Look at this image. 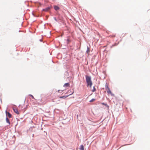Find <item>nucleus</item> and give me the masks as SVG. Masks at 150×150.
Segmentation results:
<instances>
[{
  "mask_svg": "<svg viewBox=\"0 0 150 150\" xmlns=\"http://www.w3.org/2000/svg\"><path fill=\"white\" fill-rule=\"evenodd\" d=\"M86 79L87 86H89L90 88H91L92 85V83L91 81V77L88 76H86Z\"/></svg>",
  "mask_w": 150,
  "mask_h": 150,
  "instance_id": "nucleus-1",
  "label": "nucleus"
},
{
  "mask_svg": "<svg viewBox=\"0 0 150 150\" xmlns=\"http://www.w3.org/2000/svg\"><path fill=\"white\" fill-rule=\"evenodd\" d=\"M105 90L107 91L108 93L110 94L112 96H114V94H113L110 90V88L108 85L106 84L105 85Z\"/></svg>",
  "mask_w": 150,
  "mask_h": 150,
  "instance_id": "nucleus-2",
  "label": "nucleus"
},
{
  "mask_svg": "<svg viewBox=\"0 0 150 150\" xmlns=\"http://www.w3.org/2000/svg\"><path fill=\"white\" fill-rule=\"evenodd\" d=\"M13 110L14 112L17 114L19 115V112L17 108H13Z\"/></svg>",
  "mask_w": 150,
  "mask_h": 150,
  "instance_id": "nucleus-3",
  "label": "nucleus"
},
{
  "mask_svg": "<svg viewBox=\"0 0 150 150\" xmlns=\"http://www.w3.org/2000/svg\"><path fill=\"white\" fill-rule=\"evenodd\" d=\"M6 113L7 116H8L9 118H11L12 115L8 112H7V111H6Z\"/></svg>",
  "mask_w": 150,
  "mask_h": 150,
  "instance_id": "nucleus-4",
  "label": "nucleus"
},
{
  "mask_svg": "<svg viewBox=\"0 0 150 150\" xmlns=\"http://www.w3.org/2000/svg\"><path fill=\"white\" fill-rule=\"evenodd\" d=\"M69 86H70V84L69 83H65L64 85V87H65L66 88L69 87Z\"/></svg>",
  "mask_w": 150,
  "mask_h": 150,
  "instance_id": "nucleus-5",
  "label": "nucleus"
},
{
  "mask_svg": "<svg viewBox=\"0 0 150 150\" xmlns=\"http://www.w3.org/2000/svg\"><path fill=\"white\" fill-rule=\"evenodd\" d=\"M6 122L8 123L9 125L10 124V122L8 119L7 117H6Z\"/></svg>",
  "mask_w": 150,
  "mask_h": 150,
  "instance_id": "nucleus-6",
  "label": "nucleus"
},
{
  "mask_svg": "<svg viewBox=\"0 0 150 150\" xmlns=\"http://www.w3.org/2000/svg\"><path fill=\"white\" fill-rule=\"evenodd\" d=\"M50 9V8L49 7H48L45 8L43 9V10L45 11H47Z\"/></svg>",
  "mask_w": 150,
  "mask_h": 150,
  "instance_id": "nucleus-7",
  "label": "nucleus"
},
{
  "mask_svg": "<svg viewBox=\"0 0 150 150\" xmlns=\"http://www.w3.org/2000/svg\"><path fill=\"white\" fill-rule=\"evenodd\" d=\"M80 149L81 150H84V146L83 145H81Z\"/></svg>",
  "mask_w": 150,
  "mask_h": 150,
  "instance_id": "nucleus-8",
  "label": "nucleus"
},
{
  "mask_svg": "<svg viewBox=\"0 0 150 150\" xmlns=\"http://www.w3.org/2000/svg\"><path fill=\"white\" fill-rule=\"evenodd\" d=\"M54 9L56 10H57L59 9V8L57 6H56L54 7Z\"/></svg>",
  "mask_w": 150,
  "mask_h": 150,
  "instance_id": "nucleus-9",
  "label": "nucleus"
},
{
  "mask_svg": "<svg viewBox=\"0 0 150 150\" xmlns=\"http://www.w3.org/2000/svg\"><path fill=\"white\" fill-rule=\"evenodd\" d=\"M69 96H61L60 97V98H66V97H67Z\"/></svg>",
  "mask_w": 150,
  "mask_h": 150,
  "instance_id": "nucleus-10",
  "label": "nucleus"
},
{
  "mask_svg": "<svg viewBox=\"0 0 150 150\" xmlns=\"http://www.w3.org/2000/svg\"><path fill=\"white\" fill-rule=\"evenodd\" d=\"M96 99H92L91 100L89 101L90 102H93Z\"/></svg>",
  "mask_w": 150,
  "mask_h": 150,
  "instance_id": "nucleus-11",
  "label": "nucleus"
},
{
  "mask_svg": "<svg viewBox=\"0 0 150 150\" xmlns=\"http://www.w3.org/2000/svg\"><path fill=\"white\" fill-rule=\"evenodd\" d=\"M96 91V89L94 87H93V90H92V91L93 92H94Z\"/></svg>",
  "mask_w": 150,
  "mask_h": 150,
  "instance_id": "nucleus-12",
  "label": "nucleus"
},
{
  "mask_svg": "<svg viewBox=\"0 0 150 150\" xmlns=\"http://www.w3.org/2000/svg\"><path fill=\"white\" fill-rule=\"evenodd\" d=\"M29 96H30L33 99H34V97H33V96L32 95H30Z\"/></svg>",
  "mask_w": 150,
  "mask_h": 150,
  "instance_id": "nucleus-13",
  "label": "nucleus"
},
{
  "mask_svg": "<svg viewBox=\"0 0 150 150\" xmlns=\"http://www.w3.org/2000/svg\"><path fill=\"white\" fill-rule=\"evenodd\" d=\"M110 37L114 38L115 37V35H110Z\"/></svg>",
  "mask_w": 150,
  "mask_h": 150,
  "instance_id": "nucleus-14",
  "label": "nucleus"
},
{
  "mask_svg": "<svg viewBox=\"0 0 150 150\" xmlns=\"http://www.w3.org/2000/svg\"><path fill=\"white\" fill-rule=\"evenodd\" d=\"M89 49L88 48H87V51L86 52H87V53H88V52H89Z\"/></svg>",
  "mask_w": 150,
  "mask_h": 150,
  "instance_id": "nucleus-15",
  "label": "nucleus"
},
{
  "mask_svg": "<svg viewBox=\"0 0 150 150\" xmlns=\"http://www.w3.org/2000/svg\"><path fill=\"white\" fill-rule=\"evenodd\" d=\"M102 104L104 105H105V103H102Z\"/></svg>",
  "mask_w": 150,
  "mask_h": 150,
  "instance_id": "nucleus-16",
  "label": "nucleus"
},
{
  "mask_svg": "<svg viewBox=\"0 0 150 150\" xmlns=\"http://www.w3.org/2000/svg\"><path fill=\"white\" fill-rule=\"evenodd\" d=\"M68 41H69V39H67V40Z\"/></svg>",
  "mask_w": 150,
  "mask_h": 150,
  "instance_id": "nucleus-17",
  "label": "nucleus"
},
{
  "mask_svg": "<svg viewBox=\"0 0 150 150\" xmlns=\"http://www.w3.org/2000/svg\"><path fill=\"white\" fill-rule=\"evenodd\" d=\"M78 115H77V117H78Z\"/></svg>",
  "mask_w": 150,
  "mask_h": 150,
  "instance_id": "nucleus-18",
  "label": "nucleus"
},
{
  "mask_svg": "<svg viewBox=\"0 0 150 150\" xmlns=\"http://www.w3.org/2000/svg\"><path fill=\"white\" fill-rule=\"evenodd\" d=\"M60 91V90H59L58 91L59 92V91Z\"/></svg>",
  "mask_w": 150,
  "mask_h": 150,
  "instance_id": "nucleus-19",
  "label": "nucleus"
}]
</instances>
